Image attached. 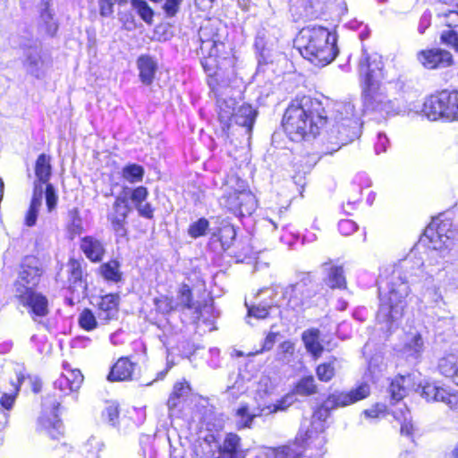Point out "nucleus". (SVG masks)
Here are the masks:
<instances>
[{"instance_id": "1", "label": "nucleus", "mask_w": 458, "mask_h": 458, "mask_svg": "<svg viewBox=\"0 0 458 458\" xmlns=\"http://www.w3.org/2000/svg\"><path fill=\"white\" fill-rule=\"evenodd\" d=\"M282 126L293 141L315 139L325 129L334 152L360 136V123L351 103L324 104L310 96L296 98L284 111Z\"/></svg>"}, {"instance_id": "2", "label": "nucleus", "mask_w": 458, "mask_h": 458, "mask_svg": "<svg viewBox=\"0 0 458 458\" xmlns=\"http://www.w3.org/2000/svg\"><path fill=\"white\" fill-rule=\"evenodd\" d=\"M411 280L407 273L394 270L387 283V292L383 293L379 288V309L377 320L382 329L391 331L397 327L408 305V295L411 292Z\"/></svg>"}, {"instance_id": "3", "label": "nucleus", "mask_w": 458, "mask_h": 458, "mask_svg": "<svg viewBox=\"0 0 458 458\" xmlns=\"http://www.w3.org/2000/svg\"><path fill=\"white\" fill-rule=\"evenodd\" d=\"M293 42L301 55L318 67L329 64L339 54L336 30H299Z\"/></svg>"}, {"instance_id": "4", "label": "nucleus", "mask_w": 458, "mask_h": 458, "mask_svg": "<svg viewBox=\"0 0 458 458\" xmlns=\"http://www.w3.org/2000/svg\"><path fill=\"white\" fill-rule=\"evenodd\" d=\"M200 458H245L246 453L241 447V437L233 433L225 436L220 443L213 435L207 437L200 445Z\"/></svg>"}, {"instance_id": "5", "label": "nucleus", "mask_w": 458, "mask_h": 458, "mask_svg": "<svg viewBox=\"0 0 458 458\" xmlns=\"http://www.w3.org/2000/svg\"><path fill=\"white\" fill-rule=\"evenodd\" d=\"M422 111L432 121L441 117L458 120V91L442 90L432 95L424 102Z\"/></svg>"}, {"instance_id": "6", "label": "nucleus", "mask_w": 458, "mask_h": 458, "mask_svg": "<svg viewBox=\"0 0 458 458\" xmlns=\"http://www.w3.org/2000/svg\"><path fill=\"white\" fill-rule=\"evenodd\" d=\"M361 97L365 112L390 114L395 112L394 102L391 100L382 84H362Z\"/></svg>"}, {"instance_id": "7", "label": "nucleus", "mask_w": 458, "mask_h": 458, "mask_svg": "<svg viewBox=\"0 0 458 458\" xmlns=\"http://www.w3.org/2000/svg\"><path fill=\"white\" fill-rule=\"evenodd\" d=\"M60 403L54 395H47L42 401V411L38 418V430L54 440H59L64 435V427L59 419L57 411Z\"/></svg>"}, {"instance_id": "8", "label": "nucleus", "mask_w": 458, "mask_h": 458, "mask_svg": "<svg viewBox=\"0 0 458 458\" xmlns=\"http://www.w3.org/2000/svg\"><path fill=\"white\" fill-rule=\"evenodd\" d=\"M21 47L23 49V66L27 73L37 79L42 78L49 62L42 54L41 43L38 39L25 38Z\"/></svg>"}, {"instance_id": "9", "label": "nucleus", "mask_w": 458, "mask_h": 458, "mask_svg": "<svg viewBox=\"0 0 458 458\" xmlns=\"http://www.w3.org/2000/svg\"><path fill=\"white\" fill-rule=\"evenodd\" d=\"M42 275L40 260L35 256H26L21 262L18 277L14 282L15 294L35 290Z\"/></svg>"}, {"instance_id": "10", "label": "nucleus", "mask_w": 458, "mask_h": 458, "mask_svg": "<svg viewBox=\"0 0 458 458\" xmlns=\"http://www.w3.org/2000/svg\"><path fill=\"white\" fill-rule=\"evenodd\" d=\"M299 281L284 288L283 297L287 300V307L294 311H301L310 299L314 291L309 287L311 282L309 273H300Z\"/></svg>"}, {"instance_id": "11", "label": "nucleus", "mask_w": 458, "mask_h": 458, "mask_svg": "<svg viewBox=\"0 0 458 458\" xmlns=\"http://www.w3.org/2000/svg\"><path fill=\"white\" fill-rule=\"evenodd\" d=\"M361 51L358 64L360 85L382 82L385 79L382 56L377 53L369 54L364 46Z\"/></svg>"}, {"instance_id": "12", "label": "nucleus", "mask_w": 458, "mask_h": 458, "mask_svg": "<svg viewBox=\"0 0 458 458\" xmlns=\"http://www.w3.org/2000/svg\"><path fill=\"white\" fill-rule=\"evenodd\" d=\"M258 111L254 109L249 104H242L235 110L231 112H225L220 114V120L224 123L222 129L224 131L229 130L231 123H234L237 125L244 127L246 132H250L252 130V126L256 120Z\"/></svg>"}, {"instance_id": "13", "label": "nucleus", "mask_w": 458, "mask_h": 458, "mask_svg": "<svg viewBox=\"0 0 458 458\" xmlns=\"http://www.w3.org/2000/svg\"><path fill=\"white\" fill-rule=\"evenodd\" d=\"M200 40L202 41L200 46L202 52L208 51V55L201 60V65L208 76L217 78L221 70L218 65L217 54L220 52L219 47H225V44L220 41L218 33H215L210 40H203L201 38Z\"/></svg>"}, {"instance_id": "14", "label": "nucleus", "mask_w": 458, "mask_h": 458, "mask_svg": "<svg viewBox=\"0 0 458 458\" xmlns=\"http://www.w3.org/2000/svg\"><path fill=\"white\" fill-rule=\"evenodd\" d=\"M131 210V208L129 206L127 193L123 191L122 194L116 197L113 205V211L107 216L108 220L111 222L112 228L120 237H123L127 233L125 224Z\"/></svg>"}, {"instance_id": "15", "label": "nucleus", "mask_w": 458, "mask_h": 458, "mask_svg": "<svg viewBox=\"0 0 458 458\" xmlns=\"http://www.w3.org/2000/svg\"><path fill=\"white\" fill-rule=\"evenodd\" d=\"M427 402H441L445 403L451 409H455L458 404V397L449 393L445 388L440 386L436 382H425L420 384L416 389Z\"/></svg>"}, {"instance_id": "16", "label": "nucleus", "mask_w": 458, "mask_h": 458, "mask_svg": "<svg viewBox=\"0 0 458 458\" xmlns=\"http://www.w3.org/2000/svg\"><path fill=\"white\" fill-rule=\"evenodd\" d=\"M417 60L426 69H443L453 64L452 54L439 47L421 50L417 54Z\"/></svg>"}, {"instance_id": "17", "label": "nucleus", "mask_w": 458, "mask_h": 458, "mask_svg": "<svg viewBox=\"0 0 458 458\" xmlns=\"http://www.w3.org/2000/svg\"><path fill=\"white\" fill-rule=\"evenodd\" d=\"M369 386L363 383L349 392L335 391L330 394L326 400L327 401V404L335 410L339 407H345L366 398L369 396Z\"/></svg>"}, {"instance_id": "18", "label": "nucleus", "mask_w": 458, "mask_h": 458, "mask_svg": "<svg viewBox=\"0 0 458 458\" xmlns=\"http://www.w3.org/2000/svg\"><path fill=\"white\" fill-rule=\"evenodd\" d=\"M68 266L70 267L68 289L79 301L88 296V283L83 279L81 266L78 260L71 259Z\"/></svg>"}, {"instance_id": "19", "label": "nucleus", "mask_w": 458, "mask_h": 458, "mask_svg": "<svg viewBox=\"0 0 458 458\" xmlns=\"http://www.w3.org/2000/svg\"><path fill=\"white\" fill-rule=\"evenodd\" d=\"M23 306L29 307L31 312L38 317H45L48 314L47 298L35 290L21 292L16 294Z\"/></svg>"}, {"instance_id": "20", "label": "nucleus", "mask_w": 458, "mask_h": 458, "mask_svg": "<svg viewBox=\"0 0 458 458\" xmlns=\"http://www.w3.org/2000/svg\"><path fill=\"white\" fill-rule=\"evenodd\" d=\"M175 306L177 310H193V316L199 319L202 316L201 303L193 300L192 291L188 284H182L176 295Z\"/></svg>"}, {"instance_id": "21", "label": "nucleus", "mask_w": 458, "mask_h": 458, "mask_svg": "<svg viewBox=\"0 0 458 458\" xmlns=\"http://www.w3.org/2000/svg\"><path fill=\"white\" fill-rule=\"evenodd\" d=\"M274 43V39L267 37L266 30H259L254 42V47L259 52V68L273 62Z\"/></svg>"}, {"instance_id": "22", "label": "nucleus", "mask_w": 458, "mask_h": 458, "mask_svg": "<svg viewBox=\"0 0 458 458\" xmlns=\"http://www.w3.org/2000/svg\"><path fill=\"white\" fill-rule=\"evenodd\" d=\"M236 238V230L228 222H222L220 226L210 229V240L219 241L224 250H228Z\"/></svg>"}, {"instance_id": "23", "label": "nucleus", "mask_w": 458, "mask_h": 458, "mask_svg": "<svg viewBox=\"0 0 458 458\" xmlns=\"http://www.w3.org/2000/svg\"><path fill=\"white\" fill-rule=\"evenodd\" d=\"M136 364L132 363L128 358H120L111 368L107 375L108 381H124L132 379V373Z\"/></svg>"}, {"instance_id": "24", "label": "nucleus", "mask_w": 458, "mask_h": 458, "mask_svg": "<svg viewBox=\"0 0 458 458\" xmlns=\"http://www.w3.org/2000/svg\"><path fill=\"white\" fill-rule=\"evenodd\" d=\"M445 225H436L433 221L424 231V237L428 239L431 243V248L434 250H440L444 247H447V241L449 236L445 235L444 232Z\"/></svg>"}, {"instance_id": "25", "label": "nucleus", "mask_w": 458, "mask_h": 458, "mask_svg": "<svg viewBox=\"0 0 458 458\" xmlns=\"http://www.w3.org/2000/svg\"><path fill=\"white\" fill-rule=\"evenodd\" d=\"M137 66L140 71V81L146 85H150L157 69V63L151 56L142 55L137 60Z\"/></svg>"}, {"instance_id": "26", "label": "nucleus", "mask_w": 458, "mask_h": 458, "mask_svg": "<svg viewBox=\"0 0 458 458\" xmlns=\"http://www.w3.org/2000/svg\"><path fill=\"white\" fill-rule=\"evenodd\" d=\"M320 331L317 328L305 330L301 335V339L306 350L315 359L321 356L324 346L319 343Z\"/></svg>"}, {"instance_id": "27", "label": "nucleus", "mask_w": 458, "mask_h": 458, "mask_svg": "<svg viewBox=\"0 0 458 458\" xmlns=\"http://www.w3.org/2000/svg\"><path fill=\"white\" fill-rule=\"evenodd\" d=\"M120 297L118 294L108 293L100 298L98 303V309L101 311L98 314L99 318L109 320L117 312Z\"/></svg>"}, {"instance_id": "28", "label": "nucleus", "mask_w": 458, "mask_h": 458, "mask_svg": "<svg viewBox=\"0 0 458 458\" xmlns=\"http://www.w3.org/2000/svg\"><path fill=\"white\" fill-rule=\"evenodd\" d=\"M81 249L86 257L93 262L100 261L105 253L102 243L90 236L82 239Z\"/></svg>"}, {"instance_id": "29", "label": "nucleus", "mask_w": 458, "mask_h": 458, "mask_svg": "<svg viewBox=\"0 0 458 458\" xmlns=\"http://www.w3.org/2000/svg\"><path fill=\"white\" fill-rule=\"evenodd\" d=\"M120 267L121 264L118 260L111 259L100 265L98 273L106 281L117 284L123 280V273Z\"/></svg>"}, {"instance_id": "30", "label": "nucleus", "mask_w": 458, "mask_h": 458, "mask_svg": "<svg viewBox=\"0 0 458 458\" xmlns=\"http://www.w3.org/2000/svg\"><path fill=\"white\" fill-rule=\"evenodd\" d=\"M438 369L442 375L452 378L455 384L456 375L458 374V357L454 354H449L441 358L438 361Z\"/></svg>"}, {"instance_id": "31", "label": "nucleus", "mask_w": 458, "mask_h": 458, "mask_svg": "<svg viewBox=\"0 0 458 458\" xmlns=\"http://www.w3.org/2000/svg\"><path fill=\"white\" fill-rule=\"evenodd\" d=\"M325 283L332 289L346 288V279L342 266H332L329 268Z\"/></svg>"}, {"instance_id": "32", "label": "nucleus", "mask_w": 458, "mask_h": 458, "mask_svg": "<svg viewBox=\"0 0 458 458\" xmlns=\"http://www.w3.org/2000/svg\"><path fill=\"white\" fill-rule=\"evenodd\" d=\"M238 191L240 216L251 215L256 208V199L250 191L244 189Z\"/></svg>"}, {"instance_id": "33", "label": "nucleus", "mask_w": 458, "mask_h": 458, "mask_svg": "<svg viewBox=\"0 0 458 458\" xmlns=\"http://www.w3.org/2000/svg\"><path fill=\"white\" fill-rule=\"evenodd\" d=\"M339 367V360L336 357H330L327 361L319 364L317 367L316 373L319 380L323 382L330 381L335 375V370Z\"/></svg>"}, {"instance_id": "34", "label": "nucleus", "mask_w": 458, "mask_h": 458, "mask_svg": "<svg viewBox=\"0 0 458 458\" xmlns=\"http://www.w3.org/2000/svg\"><path fill=\"white\" fill-rule=\"evenodd\" d=\"M318 393L315 377L311 375L304 376L296 383L293 394L301 396H310Z\"/></svg>"}, {"instance_id": "35", "label": "nucleus", "mask_w": 458, "mask_h": 458, "mask_svg": "<svg viewBox=\"0 0 458 458\" xmlns=\"http://www.w3.org/2000/svg\"><path fill=\"white\" fill-rule=\"evenodd\" d=\"M52 174L50 157L45 153L40 154L36 161L35 174L41 182H48Z\"/></svg>"}, {"instance_id": "36", "label": "nucleus", "mask_w": 458, "mask_h": 458, "mask_svg": "<svg viewBox=\"0 0 458 458\" xmlns=\"http://www.w3.org/2000/svg\"><path fill=\"white\" fill-rule=\"evenodd\" d=\"M294 395L295 394L293 393L287 394L284 397H282L280 400H278L276 403H274L271 405H267L264 407L259 406V414L268 415L273 412H276L278 411L286 410L288 407H290L295 402Z\"/></svg>"}, {"instance_id": "37", "label": "nucleus", "mask_w": 458, "mask_h": 458, "mask_svg": "<svg viewBox=\"0 0 458 458\" xmlns=\"http://www.w3.org/2000/svg\"><path fill=\"white\" fill-rule=\"evenodd\" d=\"M237 426L239 428H250L253 420L258 416H263L264 414H259V407L256 411L250 412L249 406L247 404H242L236 410Z\"/></svg>"}, {"instance_id": "38", "label": "nucleus", "mask_w": 458, "mask_h": 458, "mask_svg": "<svg viewBox=\"0 0 458 458\" xmlns=\"http://www.w3.org/2000/svg\"><path fill=\"white\" fill-rule=\"evenodd\" d=\"M144 173L143 166L137 164H129L122 171L123 177L131 183L141 182Z\"/></svg>"}, {"instance_id": "39", "label": "nucleus", "mask_w": 458, "mask_h": 458, "mask_svg": "<svg viewBox=\"0 0 458 458\" xmlns=\"http://www.w3.org/2000/svg\"><path fill=\"white\" fill-rule=\"evenodd\" d=\"M132 8L137 12L140 17L148 25L151 24L154 11L146 0H131Z\"/></svg>"}, {"instance_id": "40", "label": "nucleus", "mask_w": 458, "mask_h": 458, "mask_svg": "<svg viewBox=\"0 0 458 458\" xmlns=\"http://www.w3.org/2000/svg\"><path fill=\"white\" fill-rule=\"evenodd\" d=\"M248 310L247 317L255 318L258 319L267 318L269 315V310L273 309L274 305L272 303L260 302L259 304H253L249 306L245 303Z\"/></svg>"}, {"instance_id": "41", "label": "nucleus", "mask_w": 458, "mask_h": 458, "mask_svg": "<svg viewBox=\"0 0 458 458\" xmlns=\"http://www.w3.org/2000/svg\"><path fill=\"white\" fill-rule=\"evenodd\" d=\"M210 229L208 220L205 217H201L189 226L188 234L191 238L197 239L206 235L208 233H210Z\"/></svg>"}, {"instance_id": "42", "label": "nucleus", "mask_w": 458, "mask_h": 458, "mask_svg": "<svg viewBox=\"0 0 458 458\" xmlns=\"http://www.w3.org/2000/svg\"><path fill=\"white\" fill-rule=\"evenodd\" d=\"M69 216V231L72 234H81L83 231L82 221L80 216L78 208H73L68 212Z\"/></svg>"}, {"instance_id": "43", "label": "nucleus", "mask_w": 458, "mask_h": 458, "mask_svg": "<svg viewBox=\"0 0 458 458\" xmlns=\"http://www.w3.org/2000/svg\"><path fill=\"white\" fill-rule=\"evenodd\" d=\"M103 443L95 437H90L84 445V452L87 458H98L102 450Z\"/></svg>"}, {"instance_id": "44", "label": "nucleus", "mask_w": 458, "mask_h": 458, "mask_svg": "<svg viewBox=\"0 0 458 458\" xmlns=\"http://www.w3.org/2000/svg\"><path fill=\"white\" fill-rule=\"evenodd\" d=\"M79 324L81 327L87 331L93 330L98 326L96 317L89 309H85L81 313L79 317Z\"/></svg>"}, {"instance_id": "45", "label": "nucleus", "mask_w": 458, "mask_h": 458, "mask_svg": "<svg viewBox=\"0 0 458 458\" xmlns=\"http://www.w3.org/2000/svg\"><path fill=\"white\" fill-rule=\"evenodd\" d=\"M119 404L116 402H108L107 406L103 411V417L112 426H116L119 423Z\"/></svg>"}, {"instance_id": "46", "label": "nucleus", "mask_w": 458, "mask_h": 458, "mask_svg": "<svg viewBox=\"0 0 458 458\" xmlns=\"http://www.w3.org/2000/svg\"><path fill=\"white\" fill-rule=\"evenodd\" d=\"M154 303L156 309L158 312L162 314H169L173 311H176L175 302L173 298L163 297V298H156L154 300Z\"/></svg>"}, {"instance_id": "47", "label": "nucleus", "mask_w": 458, "mask_h": 458, "mask_svg": "<svg viewBox=\"0 0 458 458\" xmlns=\"http://www.w3.org/2000/svg\"><path fill=\"white\" fill-rule=\"evenodd\" d=\"M424 342L420 334H416L409 343L406 344L405 348L411 352V355L418 358L423 352Z\"/></svg>"}, {"instance_id": "48", "label": "nucleus", "mask_w": 458, "mask_h": 458, "mask_svg": "<svg viewBox=\"0 0 458 458\" xmlns=\"http://www.w3.org/2000/svg\"><path fill=\"white\" fill-rule=\"evenodd\" d=\"M46 204L49 212H52L57 204V194L53 184L47 183L45 190Z\"/></svg>"}, {"instance_id": "49", "label": "nucleus", "mask_w": 458, "mask_h": 458, "mask_svg": "<svg viewBox=\"0 0 458 458\" xmlns=\"http://www.w3.org/2000/svg\"><path fill=\"white\" fill-rule=\"evenodd\" d=\"M389 393H390L392 401H394V403H397L405 396L406 390L403 386V385L401 384V382L399 380H395L391 383V385L389 386Z\"/></svg>"}, {"instance_id": "50", "label": "nucleus", "mask_w": 458, "mask_h": 458, "mask_svg": "<svg viewBox=\"0 0 458 458\" xmlns=\"http://www.w3.org/2000/svg\"><path fill=\"white\" fill-rule=\"evenodd\" d=\"M65 376L69 377V381L71 384L70 391H78L83 382V376L81 372L79 369H73L68 371V373Z\"/></svg>"}, {"instance_id": "51", "label": "nucleus", "mask_w": 458, "mask_h": 458, "mask_svg": "<svg viewBox=\"0 0 458 458\" xmlns=\"http://www.w3.org/2000/svg\"><path fill=\"white\" fill-rule=\"evenodd\" d=\"M165 3L162 5V10L164 11L166 17H174L180 10V6L182 3V0H164Z\"/></svg>"}, {"instance_id": "52", "label": "nucleus", "mask_w": 458, "mask_h": 458, "mask_svg": "<svg viewBox=\"0 0 458 458\" xmlns=\"http://www.w3.org/2000/svg\"><path fill=\"white\" fill-rule=\"evenodd\" d=\"M123 191H131V199L135 203V206L139 203H143L148 196V190L146 187L139 186L134 190L131 191L129 188H125Z\"/></svg>"}, {"instance_id": "53", "label": "nucleus", "mask_w": 458, "mask_h": 458, "mask_svg": "<svg viewBox=\"0 0 458 458\" xmlns=\"http://www.w3.org/2000/svg\"><path fill=\"white\" fill-rule=\"evenodd\" d=\"M441 42L458 52V35L455 30H447L442 33Z\"/></svg>"}, {"instance_id": "54", "label": "nucleus", "mask_w": 458, "mask_h": 458, "mask_svg": "<svg viewBox=\"0 0 458 458\" xmlns=\"http://www.w3.org/2000/svg\"><path fill=\"white\" fill-rule=\"evenodd\" d=\"M41 204L31 202L29 208V210L25 216V224L26 225L31 227L36 225L38 215V209L40 208Z\"/></svg>"}, {"instance_id": "55", "label": "nucleus", "mask_w": 458, "mask_h": 458, "mask_svg": "<svg viewBox=\"0 0 458 458\" xmlns=\"http://www.w3.org/2000/svg\"><path fill=\"white\" fill-rule=\"evenodd\" d=\"M294 352V344L290 341H284L278 346L277 360L284 361L287 355L292 356Z\"/></svg>"}, {"instance_id": "56", "label": "nucleus", "mask_w": 458, "mask_h": 458, "mask_svg": "<svg viewBox=\"0 0 458 458\" xmlns=\"http://www.w3.org/2000/svg\"><path fill=\"white\" fill-rule=\"evenodd\" d=\"M225 206L231 210L234 215L240 216L239 209V197L238 191L234 190L233 192L229 193V195L225 199Z\"/></svg>"}, {"instance_id": "57", "label": "nucleus", "mask_w": 458, "mask_h": 458, "mask_svg": "<svg viewBox=\"0 0 458 458\" xmlns=\"http://www.w3.org/2000/svg\"><path fill=\"white\" fill-rule=\"evenodd\" d=\"M334 410L329 404H327V401L325 400L319 407L313 413V418L317 419L320 421H325L330 415V411Z\"/></svg>"}, {"instance_id": "58", "label": "nucleus", "mask_w": 458, "mask_h": 458, "mask_svg": "<svg viewBox=\"0 0 458 458\" xmlns=\"http://www.w3.org/2000/svg\"><path fill=\"white\" fill-rule=\"evenodd\" d=\"M147 37L151 40L166 41L173 38V30H147Z\"/></svg>"}, {"instance_id": "59", "label": "nucleus", "mask_w": 458, "mask_h": 458, "mask_svg": "<svg viewBox=\"0 0 458 458\" xmlns=\"http://www.w3.org/2000/svg\"><path fill=\"white\" fill-rule=\"evenodd\" d=\"M47 184V182H41L40 180L37 179L34 182V188H33V195L31 199V202L42 204V198H43V184Z\"/></svg>"}, {"instance_id": "60", "label": "nucleus", "mask_w": 458, "mask_h": 458, "mask_svg": "<svg viewBox=\"0 0 458 458\" xmlns=\"http://www.w3.org/2000/svg\"><path fill=\"white\" fill-rule=\"evenodd\" d=\"M99 13L103 17H109L114 13V0H98Z\"/></svg>"}, {"instance_id": "61", "label": "nucleus", "mask_w": 458, "mask_h": 458, "mask_svg": "<svg viewBox=\"0 0 458 458\" xmlns=\"http://www.w3.org/2000/svg\"><path fill=\"white\" fill-rule=\"evenodd\" d=\"M51 2L52 0H40V17L46 22L52 19V13L50 10Z\"/></svg>"}, {"instance_id": "62", "label": "nucleus", "mask_w": 458, "mask_h": 458, "mask_svg": "<svg viewBox=\"0 0 458 458\" xmlns=\"http://www.w3.org/2000/svg\"><path fill=\"white\" fill-rule=\"evenodd\" d=\"M339 230L343 234H350L358 228L357 225L352 220H341L338 225Z\"/></svg>"}, {"instance_id": "63", "label": "nucleus", "mask_w": 458, "mask_h": 458, "mask_svg": "<svg viewBox=\"0 0 458 458\" xmlns=\"http://www.w3.org/2000/svg\"><path fill=\"white\" fill-rule=\"evenodd\" d=\"M389 140L386 134L378 133L377 140L375 144V151L377 154H380L386 151Z\"/></svg>"}, {"instance_id": "64", "label": "nucleus", "mask_w": 458, "mask_h": 458, "mask_svg": "<svg viewBox=\"0 0 458 458\" xmlns=\"http://www.w3.org/2000/svg\"><path fill=\"white\" fill-rule=\"evenodd\" d=\"M136 208L140 216L148 219L153 218L154 209L149 203H139L136 205Z\"/></svg>"}]
</instances>
